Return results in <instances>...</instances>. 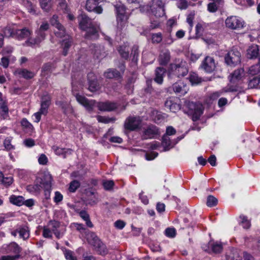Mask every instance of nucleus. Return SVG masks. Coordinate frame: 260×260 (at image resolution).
<instances>
[{"label": "nucleus", "mask_w": 260, "mask_h": 260, "mask_svg": "<svg viewBox=\"0 0 260 260\" xmlns=\"http://www.w3.org/2000/svg\"><path fill=\"white\" fill-rule=\"evenodd\" d=\"M86 37L90 39H95L98 38V34L96 29L91 25L86 30Z\"/></svg>", "instance_id": "nucleus-32"}, {"label": "nucleus", "mask_w": 260, "mask_h": 260, "mask_svg": "<svg viewBox=\"0 0 260 260\" xmlns=\"http://www.w3.org/2000/svg\"><path fill=\"white\" fill-rule=\"evenodd\" d=\"M51 97L48 94L43 96L41 104L40 111L43 115H46L48 113V109L50 105Z\"/></svg>", "instance_id": "nucleus-17"}, {"label": "nucleus", "mask_w": 260, "mask_h": 260, "mask_svg": "<svg viewBox=\"0 0 260 260\" xmlns=\"http://www.w3.org/2000/svg\"><path fill=\"white\" fill-rule=\"evenodd\" d=\"M173 89L176 93L180 94V95H185L188 90V86L182 82L174 84L173 85Z\"/></svg>", "instance_id": "nucleus-18"}, {"label": "nucleus", "mask_w": 260, "mask_h": 260, "mask_svg": "<svg viewBox=\"0 0 260 260\" xmlns=\"http://www.w3.org/2000/svg\"><path fill=\"white\" fill-rule=\"evenodd\" d=\"M166 235L170 238H173L176 235V230L174 228H167L165 231Z\"/></svg>", "instance_id": "nucleus-61"}, {"label": "nucleus", "mask_w": 260, "mask_h": 260, "mask_svg": "<svg viewBox=\"0 0 260 260\" xmlns=\"http://www.w3.org/2000/svg\"><path fill=\"white\" fill-rule=\"evenodd\" d=\"M219 5V4H216L215 2L210 3L208 5V10L210 12H215L217 10Z\"/></svg>", "instance_id": "nucleus-57"}, {"label": "nucleus", "mask_w": 260, "mask_h": 260, "mask_svg": "<svg viewBox=\"0 0 260 260\" xmlns=\"http://www.w3.org/2000/svg\"><path fill=\"white\" fill-rule=\"evenodd\" d=\"M76 99L89 112L92 111L95 107V101L94 100H89L85 97L78 94L76 95Z\"/></svg>", "instance_id": "nucleus-12"}, {"label": "nucleus", "mask_w": 260, "mask_h": 260, "mask_svg": "<svg viewBox=\"0 0 260 260\" xmlns=\"http://www.w3.org/2000/svg\"><path fill=\"white\" fill-rule=\"evenodd\" d=\"M80 186V183L77 180H73L70 183L69 190L71 192H74Z\"/></svg>", "instance_id": "nucleus-52"}, {"label": "nucleus", "mask_w": 260, "mask_h": 260, "mask_svg": "<svg viewBox=\"0 0 260 260\" xmlns=\"http://www.w3.org/2000/svg\"><path fill=\"white\" fill-rule=\"evenodd\" d=\"M204 28L203 24L198 23L196 26V35L197 37H200L202 36Z\"/></svg>", "instance_id": "nucleus-55"}, {"label": "nucleus", "mask_w": 260, "mask_h": 260, "mask_svg": "<svg viewBox=\"0 0 260 260\" xmlns=\"http://www.w3.org/2000/svg\"><path fill=\"white\" fill-rule=\"evenodd\" d=\"M166 72L165 68L162 67H157L155 71V77L154 81L158 83L161 84L163 82L164 76Z\"/></svg>", "instance_id": "nucleus-27"}, {"label": "nucleus", "mask_w": 260, "mask_h": 260, "mask_svg": "<svg viewBox=\"0 0 260 260\" xmlns=\"http://www.w3.org/2000/svg\"><path fill=\"white\" fill-rule=\"evenodd\" d=\"M259 48L256 45H252L247 50V56L248 58H256L259 56Z\"/></svg>", "instance_id": "nucleus-26"}, {"label": "nucleus", "mask_w": 260, "mask_h": 260, "mask_svg": "<svg viewBox=\"0 0 260 260\" xmlns=\"http://www.w3.org/2000/svg\"><path fill=\"white\" fill-rule=\"evenodd\" d=\"M201 68L208 73L214 71L216 66L213 58L210 56L206 57L201 64Z\"/></svg>", "instance_id": "nucleus-14"}, {"label": "nucleus", "mask_w": 260, "mask_h": 260, "mask_svg": "<svg viewBox=\"0 0 260 260\" xmlns=\"http://www.w3.org/2000/svg\"><path fill=\"white\" fill-rule=\"evenodd\" d=\"M157 133V127L154 125H150L144 131L142 138L143 139H151Z\"/></svg>", "instance_id": "nucleus-22"}, {"label": "nucleus", "mask_w": 260, "mask_h": 260, "mask_svg": "<svg viewBox=\"0 0 260 260\" xmlns=\"http://www.w3.org/2000/svg\"><path fill=\"white\" fill-rule=\"evenodd\" d=\"M37 178L38 182L42 185L43 189L45 190H50L51 189L52 177L50 174L45 173L42 177H38Z\"/></svg>", "instance_id": "nucleus-13"}, {"label": "nucleus", "mask_w": 260, "mask_h": 260, "mask_svg": "<svg viewBox=\"0 0 260 260\" xmlns=\"http://www.w3.org/2000/svg\"><path fill=\"white\" fill-rule=\"evenodd\" d=\"M57 11L62 13H68L69 9L68 7L66 0H58Z\"/></svg>", "instance_id": "nucleus-36"}, {"label": "nucleus", "mask_w": 260, "mask_h": 260, "mask_svg": "<svg viewBox=\"0 0 260 260\" xmlns=\"http://www.w3.org/2000/svg\"><path fill=\"white\" fill-rule=\"evenodd\" d=\"M0 181L4 185L8 186L12 183L13 179L11 176L5 177L2 172H0Z\"/></svg>", "instance_id": "nucleus-43"}, {"label": "nucleus", "mask_w": 260, "mask_h": 260, "mask_svg": "<svg viewBox=\"0 0 260 260\" xmlns=\"http://www.w3.org/2000/svg\"><path fill=\"white\" fill-rule=\"evenodd\" d=\"M97 120L99 122H102L104 123H108L112 121V119L105 117L102 116L100 115H98L96 116Z\"/></svg>", "instance_id": "nucleus-62"}, {"label": "nucleus", "mask_w": 260, "mask_h": 260, "mask_svg": "<svg viewBox=\"0 0 260 260\" xmlns=\"http://www.w3.org/2000/svg\"><path fill=\"white\" fill-rule=\"evenodd\" d=\"M244 75V70L243 68L236 70L230 75V82L233 83H236L242 80Z\"/></svg>", "instance_id": "nucleus-20"}, {"label": "nucleus", "mask_w": 260, "mask_h": 260, "mask_svg": "<svg viewBox=\"0 0 260 260\" xmlns=\"http://www.w3.org/2000/svg\"><path fill=\"white\" fill-rule=\"evenodd\" d=\"M23 127L27 131V132H32L34 129L32 125L25 118H23L21 122Z\"/></svg>", "instance_id": "nucleus-47"}, {"label": "nucleus", "mask_w": 260, "mask_h": 260, "mask_svg": "<svg viewBox=\"0 0 260 260\" xmlns=\"http://www.w3.org/2000/svg\"><path fill=\"white\" fill-rule=\"evenodd\" d=\"M16 73L21 75L25 79H31L34 76V73L30 72L26 69L18 70L16 71Z\"/></svg>", "instance_id": "nucleus-41"}, {"label": "nucleus", "mask_w": 260, "mask_h": 260, "mask_svg": "<svg viewBox=\"0 0 260 260\" xmlns=\"http://www.w3.org/2000/svg\"><path fill=\"white\" fill-rule=\"evenodd\" d=\"M225 26L231 29L242 28L244 26V21L236 16L228 17L225 21Z\"/></svg>", "instance_id": "nucleus-7"}, {"label": "nucleus", "mask_w": 260, "mask_h": 260, "mask_svg": "<svg viewBox=\"0 0 260 260\" xmlns=\"http://www.w3.org/2000/svg\"><path fill=\"white\" fill-rule=\"evenodd\" d=\"M8 108L5 102H2L0 105V114L3 118H6L8 114Z\"/></svg>", "instance_id": "nucleus-51"}, {"label": "nucleus", "mask_w": 260, "mask_h": 260, "mask_svg": "<svg viewBox=\"0 0 260 260\" xmlns=\"http://www.w3.org/2000/svg\"><path fill=\"white\" fill-rule=\"evenodd\" d=\"M175 98H169L165 102V107L172 112H176L180 109V105L175 102Z\"/></svg>", "instance_id": "nucleus-24"}, {"label": "nucleus", "mask_w": 260, "mask_h": 260, "mask_svg": "<svg viewBox=\"0 0 260 260\" xmlns=\"http://www.w3.org/2000/svg\"><path fill=\"white\" fill-rule=\"evenodd\" d=\"M168 72L170 78L184 77L188 72L187 64L182 59H176L174 62L170 64Z\"/></svg>", "instance_id": "nucleus-1"}, {"label": "nucleus", "mask_w": 260, "mask_h": 260, "mask_svg": "<svg viewBox=\"0 0 260 260\" xmlns=\"http://www.w3.org/2000/svg\"><path fill=\"white\" fill-rule=\"evenodd\" d=\"M32 34V31L29 29L24 27L22 29H16L15 31V39L19 40L24 39L28 40L31 38L30 36Z\"/></svg>", "instance_id": "nucleus-15"}, {"label": "nucleus", "mask_w": 260, "mask_h": 260, "mask_svg": "<svg viewBox=\"0 0 260 260\" xmlns=\"http://www.w3.org/2000/svg\"><path fill=\"white\" fill-rule=\"evenodd\" d=\"M55 28L54 34L57 37L62 38H66L67 36H69L67 34L66 29L62 24L60 25V27H57Z\"/></svg>", "instance_id": "nucleus-38"}, {"label": "nucleus", "mask_w": 260, "mask_h": 260, "mask_svg": "<svg viewBox=\"0 0 260 260\" xmlns=\"http://www.w3.org/2000/svg\"><path fill=\"white\" fill-rule=\"evenodd\" d=\"M241 53L237 50L230 51L225 56V62L231 66H235L239 63L241 61Z\"/></svg>", "instance_id": "nucleus-6"}, {"label": "nucleus", "mask_w": 260, "mask_h": 260, "mask_svg": "<svg viewBox=\"0 0 260 260\" xmlns=\"http://www.w3.org/2000/svg\"><path fill=\"white\" fill-rule=\"evenodd\" d=\"M162 144L165 147V150L169 149V147L171 145V141L170 138L168 136H164L162 138Z\"/></svg>", "instance_id": "nucleus-54"}, {"label": "nucleus", "mask_w": 260, "mask_h": 260, "mask_svg": "<svg viewBox=\"0 0 260 260\" xmlns=\"http://www.w3.org/2000/svg\"><path fill=\"white\" fill-rule=\"evenodd\" d=\"M47 226L58 239L62 237L66 231L65 228L61 226L59 222L55 220L50 221Z\"/></svg>", "instance_id": "nucleus-11"}, {"label": "nucleus", "mask_w": 260, "mask_h": 260, "mask_svg": "<svg viewBox=\"0 0 260 260\" xmlns=\"http://www.w3.org/2000/svg\"><path fill=\"white\" fill-rule=\"evenodd\" d=\"M223 247L221 243L213 241H210L208 243V251L209 252H213L214 253H219L222 250Z\"/></svg>", "instance_id": "nucleus-25"}, {"label": "nucleus", "mask_w": 260, "mask_h": 260, "mask_svg": "<svg viewBox=\"0 0 260 260\" xmlns=\"http://www.w3.org/2000/svg\"><path fill=\"white\" fill-rule=\"evenodd\" d=\"M17 234H19L20 238L23 240H27L30 236L29 227L26 224L18 225L15 230L11 232V235L14 237H16Z\"/></svg>", "instance_id": "nucleus-9"}, {"label": "nucleus", "mask_w": 260, "mask_h": 260, "mask_svg": "<svg viewBox=\"0 0 260 260\" xmlns=\"http://www.w3.org/2000/svg\"><path fill=\"white\" fill-rule=\"evenodd\" d=\"M142 120L140 116H129L124 123V128L126 132L136 131L141 128Z\"/></svg>", "instance_id": "nucleus-2"}, {"label": "nucleus", "mask_w": 260, "mask_h": 260, "mask_svg": "<svg viewBox=\"0 0 260 260\" xmlns=\"http://www.w3.org/2000/svg\"><path fill=\"white\" fill-rule=\"evenodd\" d=\"M78 19L80 27L83 30H86L92 25L91 20L85 14H81Z\"/></svg>", "instance_id": "nucleus-19"}, {"label": "nucleus", "mask_w": 260, "mask_h": 260, "mask_svg": "<svg viewBox=\"0 0 260 260\" xmlns=\"http://www.w3.org/2000/svg\"><path fill=\"white\" fill-rule=\"evenodd\" d=\"M104 76L108 79L118 78L120 76V74L116 69H110L105 72Z\"/></svg>", "instance_id": "nucleus-31"}, {"label": "nucleus", "mask_w": 260, "mask_h": 260, "mask_svg": "<svg viewBox=\"0 0 260 260\" xmlns=\"http://www.w3.org/2000/svg\"><path fill=\"white\" fill-rule=\"evenodd\" d=\"M153 3L157 6V8L152 9L153 15L155 17H160L165 14L164 4L161 0H154Z\"/></svg>", "instance_id": "nucleus-16"}, {"label": "nucleus", "mask_w": 260, "mask_h": 260, "mask_svg": "<svg viewBox=\"0 0 260 260\" xmlns=\"http://www.w3.org/2000/svg\"><path fill=\"white\" fill-rule=\"evenodd\" d=\"M27 190L30 192H39L42 189H43L42 185L38 182V178H37L34 184L27 185Z\"/></svg>", "instance_id": "nucleus-30"}, {"label": "nucleus", "mask_w": 260, "mask_h": 260, "mask_svg": "<svg viewBox=\"0 0 260 260\" xmlns=\"http://www.w3.org/2000/svg\"><path fill=\"white\" fill-rule=\"evenodd\" d=\"M10 201L11 203L18 206L24 204V198L22 196H11L10 198Z\"/></svg>", "instance_id": "nucleus-37"}, {"label": "nucleus", "mask_w": 260, "mask_h": 260, "mask_svg": "<svg viewBox=\"0 0 260 260\" xmlns=\"http://www.w3.org/2000/svg\"><path fill=\"white\" fill-rule=\"evenodd\" d=\"M105 0H87L85 8L89 12H94L96 14H102L103 9L99 4Z\"/></svg>", "instance_id": "nucleus-10"}, {"label": "nucleus", "mask_w": 260, "mask_h": 260, "mask_svg": "<svg viewBox=\"0 0 260 260\" xmlns=\"http://www.w3.org/2000/svg\"><path fill=\"white\" fill-rule=\"evenodd\" d=\"M38 162L40 165H45L48 162V158L45 154H42L38 158Z\"/></svg>", "instance_id": "nucleus-64"}, {"label": "nucleus", "mask_w": 260, "mask_h": 260, "mask_svg": "<svg viewBox=\"0 0 260 260\" xmlns=\"http://www.w3.org/2000/svg\"><path fill=\"white\" fill-rule=\"evenodd\" d=\"M162 37L160 32L153 33L151 35L152 42L154 44H158L162 41Z\"/></svg>", "instance_id": "nucleus-50"}, {"label": "nucleus", "mask_w": 260, "mask_h": 260, "mask_svg": "<svg viewBox=\"0 0 260 260\" xmlns=\"http://www.w3.org/2000/svg\"><path fill=\"white\" fill-rule=\"evenodd\" d=\"M52 148L56 154L58 155H63L64 157H66L67 153H70L71 151L69 149L61 148L56 146H53Z\"/></svg>", "instance_id": "nucleus-39"}, {"label": "nucleus", "mask_w": 260, "mask_h": 260, "mask_svg": "<svg viewBox=\"0 0 260 260\" xmlns=\"http://www.w3.org/2000/svg\"><path fill=\"white\" fill-rule=\"evenodd\" d=\"M218 200L214 196L210 195L207 197V205L211 207L216 206L217 204Z\"/></svg>", "instance_id": "nucleus-48"}, {"label": "nucleus", "mask_w": 260, "mask_h": 260, "mask_svg": "<svg viewBox=\"0 0 260 260\" xmlns=\"http://www.w3.org/2000/svg\"><path fill=\"white\" fill-rule=\"evenodd\" d=\"M26 7L28 10V12L32 14H36V7L33 5L31 3L27 1L26 4Z\"/></svg>", "instance_id": "nucleus-60"}, {"label": "nucleus", "mask_w": 260, "mask_h": 260, "mask_svg": "<svg viewBox=\"0 0 260 260\" xmlns=\"http://www.w3.org/2000/svg\"><path fill=\"white\" fill-rule=\"evenodd\" d=\"M98 107L101 111H112L116 108L115 103L111 102L99 103Z\"/></svg>", "instance_id": "nucleus-29"}, {"label": "nucleus", "mask_w": 260, "mask_h": 260, "mask_svg": "<svg viewBox=\"0 0 260 260\" xmlns=\"http://www.w3.org/2000/svg\"><path fill=\"white\" fill-rule=\"evenodd\" d=\"M89 81V89L92 92L96 91L100 89V85L98 83L97 80L93 73H89L87 75Z\"/></svg>", "instance_id": "nucleus-21"}, {"label": "nucleus", "mask_w": 260, "mask_h": 260, "mask_svg": "<svg viewBox=\"0 0 260 260\" xmlns=\"http://www.w3.org/2000/svg\"><path fill=\"white\" fill-rule=\"evenodd\" d=\"M114 182L112 180H105L103 182V185L105 190H110L113 188Z\"/></svg>", "instance_id": "nucleus-56"}, {"label": "nucleus", "mask_w": 260, "mask_h": 260, "mask_svg": "<svg viewBox=\"0 0 260 260\" xmlns=\"http://www.w3.org/2000/svg\"><path fill=\"white\" fill-rule=\"evenodd\" d=\"M115 10L117 14V21L118 23L122 26L128 19V15L126 12L125 6L121 3L114 5Z\"/></svg>", "instance_id": "nucleus-5"}, {"label": "nucleus", "mask_w": 260, "mask_h": 260, "mask_svg": "<svg viewBox=\"0 0 260 260\" xmlns=\"http://www.w3.org/2000/svg\"><path fill=\"white\" fill-rule=\"evenodd\" d=\"M36 36L35 38H31L26 40L23 45L27 47H35L39 46L40 43L43 41L46 38V34L45 32H41L38 30H36Z\"/></svg>", "instance_id": "nucleus-4"}, {"label": "nucleus", "mask_w": 260, "mask_h": 260, "mask_svg": "<svg viewBox=\"0 0 260 260\" xmlns=\"http://www.w3.org/2000/svg\"><path fill=\"white\" fill-rule=\"evenodd\" d=\"M58 16L56 15H54L50 19V23L52 26L55 27H60V24L58 19Z\"/></svg>", "instance_id": "nucleus-58"}, {"label": "nucleus", "mask_w": 260, "mask_h": 260, "mask_svg": "<svg viewBox=\"0 0 260 260\" xmlns=\"http://www.w3.org/2000/svg\"><path fill=\"white\" fill-rule=\"evenodd\" d=\"M189 80L192 84H198L201 82V78L195 73H191L189 75Z\"/></svg>", "instance_id": "nucleus-49"}, {"label": "nucleus", "mask_w": 260, "mask_h": 260, "mask_svg": "<svg viewBox=\"0 0 260 260\" xmlns=\"http://www.w3.org/2000/svg\"><path fill=\"white\" fill-rule=\"evenodd\" d=\"M260 61L258 63L252 66L249 69V73L251 75H259L260 74Z\"/></svg>", "instance_id": "nucleus-45"}, {"label": "nucleus", "mask_w": 260, "mask_h": 260, "mask_svg": "<svg viewBox=\"0 0 260 260\" xmlns=\"http://www.w3.org/2000/svg\"><path fill=\"white\" fill-rule=\"evenodd\" d=\"M190 113L192 115L193 121H197L199 119L203 114V108L201 104H197L193 102H189L187 104Z\"/></svg>", "instance_id": "nucleus-8"}, {"label": "nucleus", "mask_w": 260, "mask_h": 260, "mask_svg": "<svg viewBox=\"0 0 260 260\" xmlns=\"http://www.w3.org/2000/svg\"><path fill=\"white\" fill-rule=\"evenodd\" d=\"M8 249L10 251L16 253V255H19L18 254L20 252L21 249L16 243L13 242L9 244Z\"/></svg>", "instance_id": "nucleus-46"}, {"label": "nucleus", "mask_w": 260, "mask_h": 260, "mask_svg": "<svg viewBox=\"0 0 260 260\" xmlns=\"http://www.w3.org/2000/svg\"><path fill=\"white\" fill-rule=\"evenodd\" d=\"M171 59V53L168 49L162 50L158 57V61L160 64L162 66L167 65Z\"/></svg>", "instance_id": "nucleus-23"}, {"label": "nucleus", "mask_w": 260, "mask_h": 260, "mask_svg": "<svg viewBox=\"0 0 260 260\" xmlns=\"http://www.w3.org/2000/svg\"><path fill=\"white\" fill-rule=\"evenodd\" d=\"M16 29H14L12 27L10 26H7L5 27L3 30L2 34L4 36V37H5L6 38L13 37L15 38V31Z\"/></svg>", "instance_id": "nucleus-33"}, {"label": "nucleus", "mask_w": 260, "mask_h": 260, "mask_svg": "<svg viewBox=\"0 0 260 260\" xmlns=\"http://www.w3.org/2000/svg\"><path fill=\"white\" fill-rule=\"evenodd\" d=\"M43 236L46 238H51L52 237L51 231L48 226H44L43 231Z\"/></svg>", "instance_id": "nucleus-59"}, {"label": "nucleus", "mask_w": 260, "mask_h": 260, "mask_svg": "<svg viewBox=\"0 0 260 260\" xmlns=\"http://www.w3.org/2000/svg\"><path fill=\"white\" fill-rule=\"evenodd\" d=\"M260 83V74L254 77L252 79L250 80L248 82V88H257Z\"/></svg>", "instance_id": "nucleus-42"}, {"label": "nucleus", "mask_w": 260, "mask_h": 260, "mask_svg": "<svg viewBox=\"0 0 260 260\" xmlns=\"http://www.w3.org/2000/svg\"><path fill=\"white\" fill-rule=\"evenodd\" d=\"M118 52L123 58L127 59L129 57V47L126 45L120 46L118 49Z\"/></svg>", "instance_id": "nucleus-35"}, {"label": "nucleus", "mask_w": 260, "mask_h": 260, "mask_svg": "<svg viewBox=\"0 0 260 260\" xmlns=\"http://www.w3.org/2000/svg\"><path fill=\"white\" fill-rule=\"evenodd\" d=\"M131 55L133 56L132 60L136 62L139 56V47L137 45H134L132 49Z\"/></svg>", "instance_id": "nucleus-53"}, {"label": "nucleus", "mask_w": 260, "mask_h": 260, "mask_svg": "<svg viewBox=\"0 0 260 260\" xmlns=\"http://www.w3.org/2000/svg\"><path fill=\"white\" fill-rule=\"evenodd\" d=\"M73 43L72 38L70 36H67V37L62 40L61 46L63 48V55L66 56L68 52L69 48Z\"/></svg>", "instance_id": "nucleus-28"}, {"label": "nucleus", "mask_w": 260, "mask_h": 260, "mask_svg": "<svg viewBox=\"0 0 260 260\" xmlns=\"http://www.w3.org/2000/svg\"><path fill=\"white\" fill-rule=\"evenodd\" d=\"M87 240L89 243L94 247L96 251L101 255H106L108 250L106 245L103 243L98 237L93 233L87 235Z\"/></svg>", "instance_id": "nucleus-3"}, {"label": "nucleus", "mask_w": 260, "mask_h": 260, "mask_svg": "<svg viewBox=\"0 0 260 260\" xmlns=\"http://www.w3.org/2000/svg\"><path fill=\"white\" fill-rule=\"evenodd\" d=\"M41 7L45 11L50 10L52 5V0H39Z\"/></svg>", "instance_id": "nucleus-40"}, {"label": "nucleus", "mask_w": 260, "mask_h": 260, "mask_svg": "<svg viewBox=\"0 0 260 260\" xmlns=\"http://www.w3.org/2000/svg\"><path fill=\"white\" fill-rule=\"evenodd\" d=\"M64 254L67 259L77 260V258L73 256L72 251L70 250H66Z\"/></svg>", "instance_id": "nucleus-63"}, {"label": "nucleus", "mask_w": 260, "mask_h": 260, "mask_svg": "<svg viewBox=\"0 0 260 260\" xmlns=\"http://www.w3.org/2000/svg\"><path fill=\"white\" fill-rule=\"evenodd\" d=\"M241 219L240 224L244 229H248L251 226L250 220L248 219V217L245 215H241L240 216Z\"/></svg>", "instance_id": "nucleus-44"}, {"label": "nucleus", "mask_w": 260, "mask_h": 260, "mask_svg": "<svg viewBox=\"0 0 260 260\" xmlns=\"http://www.w3.org/2000/svg\"><path fill=\"white\" fill-rule=\"evenodd\" d=\"M56 104L61 107L65 114L72 113L73 112V108L67 103L59 101L56 102Z\"/></svg>", "instance_id": "nucleus-34"}]
</instances>
